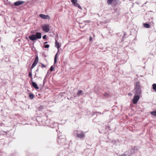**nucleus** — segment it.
Instances as JSON below:
<instances>
[{
  "instance_id": "obj_1",
  "label": "nucleus",
  "mask_w": 156,
  "mask_h": 156,
  "mask_svg": "<svg viewBox=\"0 0 156 156\" xmlns=\"http://www.w3.org/2000/svg\"><path fill=\"white\" fill-rule=\"evenodd\" d=\"M141 86L139 81H136L134 84V94L141 95L142 94Z\"/></svg>"
},
{
  "instance_id": "obj_2",
  "label": "nucleus",
  "mask_w": 156,
  "mask_h": 156,
  "mask_svg": "<svg viewBox=\"0 0 156 156\" xmlns=\"http://www.w3.org/2000/svg\"><path fill=\"white\" fill-rule=\"evenodd\" d=\"M138 151L137 147L135 146L133 147H132L129 149L128 152H125L123 154H122V156H126L128 155V156H130L135 152H136Z\"/></svg>"
},
{
  "instance_id": "obj_3",
  "label": "nucleus",
  "mask_w": 156,
  "mask_h": 156,
  "mask_svg": "<svg viewBox=\"0 0 156 156\" xmlns=\"http://www.w3.org/2000/svg\"><path fill=\"white\" fill-rule=\"evenodd\" d=\"M41 38V34L40 32H37L35 34H32L29 37V39L32 41H34L37 39H40Z\"/></svg>"
},
{
  "instance_id": "obj_4",
  "label": "nucleus",
  "mask_w": 156,
  "mask_h": 156,
  "mask_svg": "<svg viewBox=\"0 0 156 156\" xmlns=\"http://www.w3.org/2000/svg\"><path fill=\"white\" fill-rule=\"evenodd\" d=\"M58 142L61 145H64L66 144V142L65 136H59L58 139Z\"/></svg>"
},
{
  "instance_id": "obj_5",
  "label": "nucleus",
  "mask_w": 156,
  "mask_h": 156,
  "mask_svg": "<svg viewBox=\"0 0 156 156\" xmlns=\"http://www.w3.org/2000/svg\"><path fill=\"white\" fill-rule=\"evenodd\" d=\"M74 133L76 134V136L81 139L85 137V135L83 131L79 130H75Z\"/></svg>"
},
{
  "instance_id": "obj_6",
  "label": "nucleus",
  "mask_w": 156,
  "mask_h": 156,
  "mask_svg": "<svg viewBox=\"0 0 156 156\" xmlns=\"http://www.w3.org/2000/svg\"><path fill=\"white\" fill-rule=\"evenodd\" d=\"M141 95L134 94L133 98V99L132 102L134 104H136L139 101Z\"/></svg>"
},
{
  "instance_id": "obj_7",
  "label": "nucleus",
  "mask_w": 156,
  "mask_h": 156,
  "mask_svg": "<svg viewBox=\"0 0 156 156\" xmlns=\"http://www.w3.org/2000/svg\"><path fill=\"white\" fill-rule=\"evenodd\" d=\"M43 30L45 32H48L50 30L49 26L48 24H44L42 26Z\"/></svg>"
},
{
  "instance_id": "obj_8",
  "label": "nucleus",
  "mask_w": 156,
  "mask_h": 156,
  "mask_svg": "<svg viewBox=\"0 0 156 156\" xmlns=\"http://www.w3.org/2000/svg\"><path fill=\"white\" fill-rule=\"evenodd\" d=\"M71 1L74 6L76 7H78L80 9H82L80 5L77 3V0H71Z\"/></svg>"
},
{
  "instance_id": "obj_9",
  "label": "nucleus",
  "mask_w": 156,
  "mask_h": 156,
  "mask_svg": "<svg viewBox=\"0 0 156 156\" xmlns=\"http://www.w3.org/2000/svg\"><path fill=\"white\" fill-rule=\"evenodd\" d=\"M38 57L37 55L36 57L35 58V60L33 62V63L32 64V65L31 66V69H33L37 64L38 62Z\"/></svg>"
},
{
  "instance_id": "obj_10",
  "label": "nucleus",
  "mask_w": 156,
  "mask_h": 156,
  "mask_svg": "<svg viewBox=\"0 0 156 156\" xmlns=\"http://www.w3.org/2000/svg\"><path fill=\"white\" fill-rule=\"evenodd\" d=\"M39 16L42 18L44 19H49L50 18V17L48 15H45L43 14H40L39 15Z\"/></svg>"
},
{
  "instance_id": "obj_11",
  "label": "nucleus",
  "mask_w": 156,
  "mask_h": 156,
  "mask_svg": "<svg viewBox=\"0 0 156 156\" xmlns=\"http://www.w3.org/2000/svg\"><path fill=\"white\" fill-rule=\"evenodd\" d=\"M24 2L21 1H18L14 3V5L16 6H18L23 4Z\"/></svg>"
},
{
  "instance_id": "obj_12",
  "label": "nucleus",
  "mask_w": 156,
  "mask_h": 156,
  "mask_svg": "<svg viewBox=\"0 0 156 156\" xmlns=\"http://www.w3.org/2000/svg\"><path fill=\"white\" fill-rule=\"evenodd\" d=\"M31 85L36 89H39V87H38L37 84L34 82H31Z\"/></svg>"
},
{
  "instance_id": "obj_13",
  "label": "nucleus",
  "mask_w": 156,
  "mask_h": 156,
  "mask_svg": "<svg viewBox=\"0 0 156 156\" xmlns=\"http://www.w3.org/2000/svg\"><path fill=\"white\" fill-rule=\"evenodd\" d=\"M55 46L57 48L58 52L59 50V48L61 47V44L56 40H55Z\"/></svg>"
},
{
  "instance_id": "obj_14",
  "label": "nucleus",
  "mask_w": 156,
  "mask_h": 156,
  "mask_svg": "<svg viewBox=\"0 0 156 156\" xmlns=\"http://www.w3.org/2000/svg\"><path fill=\"white\" fill-rule=\"evenodd\" d=\"M83 92L82 90H80L78 91L77 92L76 94V96H75V97L77 96L78 97L80 96V95L83 94Z\"/></svg>"
},
{
  "instance_id": "obj_15",
  "label": "nucleus",
  "mask_w": 156,
  "mask_h": 156,
  "mask_svg": "<svg viewBox=\"0 0 156 156\" xmlns=\"http://www.w3.org/2000/svg\"><path fill=\"white\" fill-rule=\"evenodd\" d=\"M110 94L109 93H105L103 94V96L102 97V98H107L108 97L110 96Z\"/></svg>"
},
{
  "instance_id": "obj_16",
  "label": "nucleus",
  "mask_w": 156,
  "mask_h": 156,
  "mask_svg": "<svg viewBox=\"0 0 156 156\" xmlns=\"http://www.w3.org/2000/svg\"><path fill=\"white\" fill-rule=\"evenodd\" d=\"M144 26L145 27H146L147 28H149L150 27V25L149 24L147 23H144Z\"/></svg>"
},
{
  "instance_id": "obj_17",
  "label": "nucleus",
  "mask_w": 156,
  "mask_h": 156,
  "mask_svg": "<svg viewBox=\"0 0 156 156\" xmlns=\"http://www.w3.org/2000/svg\"><path fill=\"white\" fill-rule=\"evenodd\" d=\"M29 97L30 99H32L34 98V95L32 93H30L29 94Z\"/></svg>"
},
{
  "instance_id": "obj_18",
  "label": "nucleus",
  "mask_w": 156,
  "mask_h": 156,
  "mask_svg": "<svg viewBox=\"0 0 156 156\" xmlns=\"http://www.w3.org/2000/svg\"><path fill=\"white\" fill-rule=\"evenodd\" d=\"M153 89L156 92V84L154 83L152 85Z\"/></svg>"
},
{
  "instance_id": "obj_19",
  "label": "nucleus",
  "mask_w": 156,
  "mask_h": 156,
  "mask_svg": "<svg viewBox=\"0 0 156 156\" xmlns=\"http://www.w3.org/2000/svg\"><path fill=\"white\" fill-rule=\"evenodd\" d=\"M44 108V106L42 105L40 106L38 108V109L40 111H42L43 109Z\"/></svg>"
},
{
  "instance_id": "obj_20",
  "label": "nucleus",
  "mask_w": 156,
  "mask_h": 156,
  "mask_svg": "<svg viewBox=\"0 0 156 156\" xmlns=\"http://www.w3.org/2000/svg\"><path fill=\"white\" fill-rule=\"evenodd\" d=\"M113 0H107V3L108 5H111L112 3Z\"/></svg>"
},
{
  "instance_id": "obj_21",
  "label": "nucleus",
  "mask_w": 156,
  "mask_h": 156,
  "mask_svg": "<svg viewBox=\"0 0 156 156\" xmlns=\"http://www.w3.org/2000/svg\"><path fill=\"white\" fill-rule=\"evenodd\" d=\"M151 114L155 116H156V111H153L151 112Z\"/></svg>"
},
{
  "instance_id": "obj_22",
  "label": "nucleus",
  "mask_w": 156,
  "mask_h": 156,
  "mask_svg": "<svg viewBox=\"0 0 156 156\" xmlns=\"http://www.w3.org/2000/svg\"><path fill=\"white\" fill-rule=\"evenodd\" d=\"M57 53L55 56V58H54V64H55V63H56L57 62Z\"/></svg>"
},
{
  "instance_id": "obj_23",
  "label": "nucleus",
  "mask_w": 156,
  "mask_h": 156,
  "mask_svg": "<svg viewBox=\"0 0 156 156\" xmlns=\"http://www.w3.org/2000/svg\"><path fill=\"white\" fill-rule=\"evenodd\" d=\"M30 72L29 73L28 76L29 77H32V69L30 70Z\"/></svg>"
},
{
  "instance_id": "obj_24",
  "label": "nucleus",
  "mask_w": 156,
  "mask_h": 156,
  "mask_svg": "<svg viewBox=\"0 0 156 156\" xmlns=\"http://www.w3.org/2000/svg\"><path fill=\"white\" fill-rule=\"evenodd\" d=\"M54 70H55V69L53 67V66H51V67H50V71L51 72H52L53 71H54Z\"/></svg>"
},
{
  "instance_id": "obj_25",
  "label": "nucleus",
  "mask_w": 156,
  "mask_h": 156,
  "mask_svg": "<svg viewBox=\"0 0 156 156\" xmlns=\"http://www.w3.org/2000/svg\"><path fill=\"white\" fill-rule=\"evenodd\" d=\"M50 46L49 44H45L44 45V47L45 48H48Z\"/></svg>"
},
{
  "instance_id": "obj_26",
  "label": "nucleus",
  "mask_w": 156,
  "mask_h": 156,
  "mask_svg": "<svg viewBox=\"0 0 156 156\" xmlns=\"http://www.w3.org/2000/svg\"><path fill=\"white\" fill-rule=\"evenodd\" d=\"M47 82V80L46 79H45V77L44 78V80H43V85H44V84H45V83Z\"/></svg>"
},
{
  "instance_id": "obj_27",
  "label": "nucleus",
  "mask_w": 156,
  "mask_h": 156,
  "mask_svg": "<svg viewBox=\"0 0 156 156\" xmlns=\"http://www.w3.org/2000/svg\"><path fill=\"white\" fill-rule=\"evenodd\" d=\"M41 66L42 68H45L46 67V66L45 65L43 64V63H41Z\"/></svg>"
},
{
  "instance_id": "obj_28",
  "label": "nucleus",
  "mask_w": 156,
  "mask_h": 156,
  "mask_svg": "<svg viewBox=\"0 0 156 156\" xmlns=\"http://www.w3.org/2000/svg\"><path fill=\"white\" fill-rule=\"evenodd\" d=\"M42 56L44 57H47V55H46L45 53L44 52H43L42 53Z\"/></svg>"
},
{
  "instance_id": "obj_29",
  "label": "nucleus",
  "mask_w": 156,
  "mask_h": 156,
  "mask_svg": "<svg viewBox=\"0 0 156 156\" xmlns=\"http://www.w3.org/2000/svg\"><path fill=\"white\" fill-rule=\"evenodd\" d=\"M89 41H90L92 42L93 41V39L91 36H90L89 37Z\"/></svg>"
},
{
  "instance_id": "obj_30",
  "label": "nucleus",
  "mask_w": 156,
  "mask_h": 156,
  "mask_svg": "<svg viewBox=\"0 0 156 156\" xmlns=\"http://www.w3.org/2000/svg\"><path fill=\"white\" fill-rule=\"evenodd\" d=\"M43 39H46V35H44L43 37Z\"/></svg>"
},
{
  "instance_id": "obj_31",
  "label": "nucleus",
  "mask_w": 156,
  "mask_h": 156,
  "mask_svg": "<svg viewBox=\"0 0 156 156\" xmlns=\"http://www.w3.org/2000/svg\"><path fill=\"white\" fill-rule=\"evenodd\" d=\"M85 22H87V23H89L90 22V21L89 20H87L85 21Z\"/></svg>"
},
{
  "instance_id": "obj_32",
  "label": "nucleus",
  "mask_w": 156,
  "mask_h": 156,
  "mask_svg": "<svg viewBox=\"0 0 156 156\" xmlns=\"http://www.w3.org/2000/svg\"><path fill=\"white\" fill-rule=\"evenodd\" d=\"M126 34H125V33H124V34L123 36V37H122V38H125V36H126Z\"/></svg>"
},
{
  "instance_id": "obj_33",
  "label": "nucleus",
  "mask_w": 156,
  "mask_h": 156,
  "mask_svg": "<svg viewBox=\"0 0 156 156\" xmlns=\"http://www.w3.org/2000/svg\"><path fill=\"white\" fill-rule=\"evenodd\" d=\"M39 67H38L37 69L36 70V72H38V71Z\"/></svg>"
},
{
  "instance_id": "obj_34",
  "label": "nucleus",
  "mask_w": 156,
  "mask_h": 156,
  "mask_svg": "<svg viewBox=\"0 0 156 156\" xmlns=\"http://www.w3.org/2000/svg\"><path fill=\"white\" fill-rule=\"evenodd\" d=\"M48 43V42H45L44 43V44L45 45V44Z\"/></svg>"
},
{
  "instance_id": "obj_35",
  "label": "nucleus",
  "mask_w": 156,
  "mask_h": 156,
  "mask_svg": "<svg viewBox=\"0 0 156 156\" xmlns=\"http://www.w3.org/2000/svg\"><path fill=\"white\" fill-rule=\"evenodd\" d=\"M31 33H32V34L34 33V31H31Z\"/></svg>"
},
{
  "instance_id": "obj_36",
  "label": "nucleus",
  "mask_w": 156,
  "mask_h": 156,
  "mask_svg": "<svg viewBox=\"0 0 156 156\" xmlns=\"http://www.w3.org/2000/svg\"><path fill=\"white\" fill-rule=\"evenodd\" d=\"M97 113H99L100 114H101V112H96Z\"/></svg>"
},
{
  "instance_id": "obj_37",
  "label": "nucleus",
  "mask_w": 156,
  "mask_h": 156,
  "mask_svg": "<svg viewBox=\"0 0 156 156\" xmlns=\"http://www.w3.org/2000/svg\"><path fill=\"white\" fill-rule=\"evenodd\" d=\"M30 79H31V80H33V78H32V77H30Z\"/></svg>"
},
{
  "instance_id": "obj_38",
  "label": "nucleus",
  "mask_w": 156,
  "mask_h": 156,
  "mask_svg": "<svg viewBox=\"0 0 156 156\" xmlns=\"http://www.w3.org/2000/svg\"><path fill=\"white\" fill-rule=\"evenodd\" d=\"M26 38L27 39H28V38H27V37H26Z\"/></svg>"
},
{
  "instance_id": "obj_39",
  "label": "nucleus",
  "mask_w": 156,
  "mask_h": 156,
  "mask_svg": "<svg viewBox=\"0 0 156 156\" xmlns=\"http://www.w3.org/2000/svg\"><path fill=\"white\" fill-rule=\"evenodd\" d=\"M48 71H49V70H48V71L47 73H48Z\"/></svg>"
},
{
  "instance_id": "obj_40",
  "label": "nucleus",
  "mask_w": 156,
  "mask_h": 156,
  "mask_svg": "<svg viewBox=\"0 0 156 156\" xmlns=\"http://www.w3.org/2000/svg\"><path fill=\"white\" fill-rule=\"evenodd\" d=\"M46 76H45V79H46Z\"/></svg>"
}]
</instances>
